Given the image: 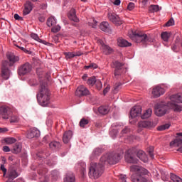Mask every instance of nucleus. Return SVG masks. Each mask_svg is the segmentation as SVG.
<instances>
[{"label": "nucleus", "mask_w": 182, "mask_h": 182, "mask_svg": "<svg viewBox=\"0 0 182 182\" xmlns=\"http://www.w3.org/2000/svg\"><path fill=\"white\" fill-rule=\"evenodd\" d=\"M122 158V154L112 152L104 154L100 159V163H91L89 172L90 177L95 179L98 178L103 173L105 165L116 164Z\"/></svg>", "instance_id": "1"}, {"label": "nucleus", "mask_w": 182, "mask_h": 182, "mask_svg": "<svg viewBox=\"0 0 182 182\" xmlns=\"http://www.w3.org/2000/svg\"><path fill=\"white\" fill-rule=\"evenodd\" d=\"M180 97L179 95H171L170 101L167 102H159V104H156L155 107V114L158 117H162L165 114H166L168 109H173L175 112H181L182 111V107L179 105V102H178V99Z\"/></svg>", "instance_id": "2"}, {"label": "nucleus", "mask_w": 182, "mask_h": 182, "mask_svg": "<svg viewBox=\"0 0 182 182\" xmlns=\"http://www.w3.org/2000/svg\"><path fill=\"white\" fill-rule=\"evenodd\" d=\"M37 100L42 107L48 106L50 102V92L47 87L46 79L40 78L39 92L37 93Z\"/></svg>", "instance_id": "3"}, {"label": "nucleus", "mask_w": 182, "mask_h": 182, "mask_svg": "<svg viewBox=\"0 0 182 182\" xmlns=\"http://www.w3.org/2000/svg\"><path fill=\"white\" fill-rule=\"evenodd\" d=\"M6 56L10 63L6 60L2 62L1 76L4 80L9 79V75L11 73L8 65L12 66L15 63L19 61V57L16 56L14 53H9Z\"/></svg>", "instance_id": "4"}, {"label": "nucleus", "mask_w": 182, "mask_h": 182, "mask_svg": "<svg viewBox=\"0 0 182 182\" xmlns=\"http://www.w3.org/2000/svg\"><path fill=\"white\" fill-rule=\"evenodd\" d=\"M128 36L132 41L136 43L146 44L149 41L147 35L139 31L129 30L128 31Z\"/></svg>", "instance_id": "5"}, {"label": "nucleus", "mask_w": 182, "mask_h": 182, "mask_svg": "<svg viewBox=\"0 0 182 182\" xmlns=\"http://www.w3.org/2000/svg\"><path fill=\"white\" fill-rule=\"evenodd\" d=\"M136 150L134 148L130 149L126 151L124 159L129 164H137L139 160L136 158Z\"/></svg>", "instance_id": "6"}, {"label": "nucleus", "mask_w": 182, "mask_h": 182, "mask_svg": "<svg viewBox=\"0 0 182 182\" xmlns=\"http://www.w3.org/2000/svg\"><path fill=\"white\" fill-rule=\"evenodd\" d=\"M112 65H114L112 68H115V70H114V75H115L116 78L124 74V68H123V63L118 60H115L112 62Z\"/></svg>", "instance_id": "7"}, {"label": "nucleus", "mask_w": 182, "mask_h": 182, "mask_svg": "<svg viewBox=\"0 0 182 182\" xmlns=\"http://www.w3.org/2000/svg\"><path fill=\"white\" fill-rule=\"evenodd\" d=\"M32 67L29 63H26L21 65L18 68V74L20 76H23L28 74L31 71Z\"/></svg>", "instance_id": "8"}, {"label": "nucleus", "mask_w": 182, "mask_h": 182, "mask_svg": "<svg viewBox=\"0 0 182 182\" xmlns=\"http://www.w3.org/2000/svg\"><path fill=\"white\" fill-rule=\"evenodd\" d=\"M108 20L115 26H121L123 23L120 17L114 12H108Z\"/></svg>", "instance_id": "9"}, {"label": "nucleus", "mask_w": 182, "mask_h": 182, "mask_svg": "<svg viewBox=\"0 0 182 182\" xmlns=\"http://www.w3.org/2000/svg\"><path fill=\"white\" fill-rule=\"evenodd\" d=\"M75 95L79 97L83 96H90V92L89 90L86 88V87H84V85H80L75 91Z\"/></svg>", "instance_id": "10"}, {"label": "nucleus", "mask_w": 182, "mask_h": 182, "mask_svg": "<svg viewBox=\"0 0 182 182\" xmlns=\"http://www.w3.org/2000/svg\"><path fill=\"white\" fill-rule=\"evenodd\" d=\"M18 176L19 174L18 172H16V170L14 168H9L4 177L8 178L6 182H14V179L16 178Z\"/></svg>", "instance_id": "11"}, {"label": "nucleus", "mask_w": 182, "mask_h": 182, "mask_svg": "<svg viewBox=\"0 0 182 182\" xmlns=\"http://www.w3.org/2000/svg\"><path fill=\"white\" fill-rule=\"evenodd\" d=\"M164 93H165L164 88H162V87H160L159 85H156V87H154L151 91L152 97L154 98L160 97Z\"/></svg>", "instance_id": "12"}, {"label": "nucleus", "mask_w": 182, "mask_h": 182, "mask_svg": "<svg viewBox=\"0 0 182 182\" xmlns=\"http://www.w3.org/2000/svg\"><path fill=\"white\" fill-rule=\"evenodd\" d=\"M12 113L11 109L6 106H2L0 107V114L4 119H9V116Z\"/></svg>", "instance_id": "13"}, {"label": "nucleus", "mask_w": 182, "mask_h": 182, "mask_svg": "<svg viewBox=\"0 0 182 182\" xmlns=\"http://www.w3.org/2000/svg\"><path fill=\"white\" fill-rule=\"evenodd\" d=\"M141 106H134L130 110V118L134 119L141 116Z\"/></svg>", "instance_id": "14"}, {"label": "nucleus", "mask_w": 182, "mask_h": 182, "mask_svg": "<svg viewBox=\"0 0 182 182\" xmlns=\"http://www.w3.org/2000/svg\"><path fill=\"white\" fill-rule=\"evenodd\" d=\"M47 172H48V170L46 168L38 170V173L42 176L40 178V180L41 182H48L49 181L50 178H49L48 175L46 174Z\"/></svg>", "instance_id": "15"}, {"label": "nucleus", "mask_w": 182, "mask_h": 182, "mask_svg": "<svg viewBox=\"0 0 182 182\" xmlns=\"http://www.w3.org/2000/svg\"><path fill=\"white\" fill-rule=\"evenodd\" d=\"M155 126V124L151 121H141L138 123V127L140 128H153Z\"/></svg>", "instance_id": "16"}, {"label": "nucleus", "mask_w": 182, "mask_h": 182, "mask_svg": "<svg viewBox=\"0 0 182 182\" xmlns=\"http://www.w3.org/2000/svg\"><path fill=\"white\" fill-rule=\"evenodd\" d=\"M117 45H118V46L122 47V48L132 46L131 43L128 42L127 40H125L122 38H119L117 39Z\"/></svg>", "instance_id": "17"}, {"label": "nucleus", "mask_w": 182, "mask_h": 182, "mask_svg": "<svg viewBox=\"0 0 182 182\" xmlns=\"http://www.w3.org/2000/svg\"><path fill=\"white\" fill-rule=\"evenodd\" d=\"M136 154L137 157L143 162L146 163L148 161V157L146 155L145 152L142 150H139L137 152L136 151Z\"/></svg>", "instance_id": "18"}, {"label": "nucleus", "mask_w": 182, "mask_h": 182, "mask_svg": "<svg viewBox=\"0 0 182 182\" xmlns=\"http://www.w3.org/2000/svg\"><path fill=\"white\" fill-rule=\"evenodd\" d=\"M39 135H40L39 131L36 129H31L27 133V137L28 139L38 137Z\"/></svg>", "instance_id": "19"}, {"label": "nucleus", "mask_w": 182, "mask_h": 182, "mask_svg": "<svg viewBox=\"0 0 182 182\" xmlns=\"http://www.w3.org/2000/svg\"><path fill=\"white\" fill-rule=\"evenodd\" d=\"M32 9H33V6L31 1H26L25 4V8L23 9V15L24 16L28 15L32 11Z\"/></svg>", "instance_id": "20"}, {"label": "nucleus", "mask_w": 182, "mask_h": 182, "mask_svg": "<svg viewBox=\"0 0 182 182\" xmlns=\"http://www.w3.org/2000/svg\"><path fill=\"white\" fill-rule=\"evenodd\" d=\"M70 20L78 23L80 21L79 18L76 16V11L75 9H72L70 11L69 16H68Z\"/></svg>", "instance_id": "21"}, {"label": "nucleus", "mask_w": 182, "mask_h": 182, "mask_svg": "<svg viewBox=\"0 0 182 182\" xmlns=\"http://www.w3.org/2000/svg\"><path fill=\"white\" fill-rule=\"evenodd\" d=\"M73 136V132L71 131H68L64 133L63 136V141L65 144H68Z\"/></svg>", "instance_id": "22"}, {"label": "nucleus", "mask_w": 182, "mask_h": 182, "mask_svg": "<svg viewBox=\"0 0 182 182\" xmlns=\"http://www.w3.org/2000/svg\"><path fill=\"white\" fill-rule=\"evenodd\" d=\"M102 152V150L99 148H96L92 155L90 156V159L91 161L96 159Z\"/></svg>", "instance_id": "23"}, {"label": "nucleus", "mask_w": 182, "mask_h": 182, "mask_svg": "<svg viewBox=\"0 0 182 182\" xmlns=\"http://www.w3.org/2000/svg\"><path fill=\"white\" fill-rule=\"evenodd\" d=\"M65 182H75V175L72 172H68L65 178H64Z\"/></svg>", "instance_id": "24"}, {"label": "nucleus", "mask_w": 182, "mask_h": 182, "mask_svg": "<svg viewBox=\"0 0 182 182\" xmlns=\"http://www.w3.org/2000/svg\"><path fill=\"white\" fill-rule=\"evenodd\" d=\"M110 28L109 24L107 21H103L100 24V29L104 32H109Z\"/></svg>", "instance_id": "25"}, {"label": "nucleus", "mask_w": 182, "mask_h": 182, "mask_svg": "<svg viewBox=\"0 0 182 182\" xmlns=\"http://www.w3.org/2000/svg\"><path fill=\"white\" fill-rule=\"evenodd\" d=\"M110 109L108 106H101L98 108V112L101 114H107L109 112Z\"/></svg>", "instance_id": "26"}, {"label": "nucleus", "mask_w": 182, "mask_h": 182, "mask_svg": "<svg viewBox=\"0 0 182 182\" xmlns=\"http://www.w3.org/2000/svg\"><path fill=\"white\" fill-rule=\"evenodd\" d=\"M171 146H182V139L178 138L170 143Z\"/></svg>", "instance_id": "27"}, {"label": "nucleus", "mask_w": 182, "mask_h": 182, "mask_svg": "<svg viewBox=\"0 0 182 182\" xmlns=\"http://www.w3.org/2000/svg\"><path fill=\"white\" fill-rule=\"evenodd\" d=\"M102 50H104V53H105V55H109L113 52V49L105 44L102 45Z\"/></svg>", "instance_id": "28"}, {"label": "nucleus", "mask_w": 182, "mask_h": 182, "mask_svg": "<svg viewBox=\"0 0 182 182\" xmlns=\"http://www.w3.org/2000/svg\"><path fill=\"white\" fill-rule=\"evenodd\" d=\"M161 37L164 42H168V39L171 38V33H168L167 31L162 32L161 34Z\"/></svg>", "instance_id": "29"}, {"label": "nucleus", "mask_w": 182, "mask_h": 182, "mask_svg": "<svg viewBox=\"0 0 182 182\" xmlns=\"http://www.w3.org/2000/svg\"><path fill=\"white\" fill-rule=\"evenodd\" d=\"M49 146L53 150H56L60 148L61 145L58 141H52L49 144Z\"/></svg>", "instance_id": "30"}, {"label": "nucleus", "mask_w": 182, "mask_h": 182, "mask_svg": "<svg viewBox=\"0 0 182 182\" xmlns=\"http://www.w3.org/2000/svg\"><path fill=\"white\" fill-rule=\"evenodd\" d=\"M22 149V146L19 143H16L14 146H13V150L12 152L14 154H18L21 152V150Z\"/></svg>", "instance_id": "31"}, {"label": "nucleus", "mask_w": 182, "mask_h": 182, "mask_svg": "<svg viewBox=\"0 0 182 182\" xmlns=\"http://www.w3.org/2000/svg\"><path fill=\"white\" fill-rule=\"evenodd\" d=\"M152 114V109H149L144 112V114L141 116V118L143 119H148L150 117Z\"/></svg>", "instance_id": "32"}, {"label": "nucleus", "mask_w": 182, "mask_h": 182, "mask_svg": "<svg viewBox=\"0 0 182 182\" xmlns=\"http://www.w3.org/2000/svg\"><path fill=\"white\" fill-rule=\"evenodd\" d=\"M55 24H56V21H55V18L54 17L48 18V19L47 21V26L48 27L54 26Z\"/></svg>", "instance_id": "33"}, {"label": "nucleus", "mask_w": 182, "mask_h": 182, "mask_svg": "<svg viewBox=\"0 0 182 182\" xmlns=\"http://www.w3.org/2000/svg\"><path fill=\"white\" fill-rule=\"evenodd\" d=\"M149 11L150 13H156L159 11V6L158 5H151L149 8Z\"/></svg>", "instance_id": "34"}, {"label": "nucleus", "mask_w": 182, "mask_h": 182, "mask_svg": "<svg viewBox=\"0 0 182 182\" xmlns=\"http://www.w3.org/2000/svg\"><path fill=\"white\" fill-rule=\"evenodd\" d=\"M170 177L173 182H182V178L176 174L171 173Z\"/></svg>", "instance_id": "35"}, {"label": "nucleus", "mask_w": 182, "mask_h": 182, "mask_svg": "<svg viewBox=\"0 0 182 182\" xmlns=\"http://www.w3.org/2000/svg\"><path fill=\"white\" fill-rule=\"evenodd\" d=\"M51 178L53 181H55L59 178V172L54 170L51 172Z\"/></svg>", "instance_id": "36"}, {"label": "nucleus", "mask_w": 182, "mask_h": 182, "mask_svg": "<svg viewBox=\"0 0 182 182\" xmlns=\"http://www.w3.org/2000/svg\"><path fill=\"white\" fill-rule=\"evenodd\" d=\"M96 81V77L95 76H92L88 78L87 84L88 85L93 86L95 84Z\"/></svg>", "instance_id": "37"}, {"label": "nucleus", "mask_w": 182, "mask_h": 182, "mask_svg": "<svg viewBox=\"0 0 182 182\" xmlns=\"http://www.w3.org/2000/svg\"><path fill=\"white\" fill-rule=\"evenodd\" d=\"M50 154L49 153H47L46 150L45 151H40L37 154V156L39 157V158H43L45 159V157L49 156Z\"/></svg>", "instance_id": "38"}, {"label": "nucleus", "mask_w": 182, "mask_h": 182, "mask_svg": "<svg viewBox=\"0 0 182 182\" xmlns=\"http://www.w3.org/2000/svg\"><path fill=\"white\" fill-rule=\"evenodd\" d=\"M19 122V117L16 115H11L10 117V123H18Z\"/></svg>", "instance_id": "39"}, {"label": "nucleus", "mask_w": 182, "mask_h": 182, "mask_svg": "<svg viewBox=\"0 0 182 182\" xmlns=\"http://www.w3.org/2000/svg\"><path fill=\"white\" fill-rule=\"evenodd\" d=\"M64 55H65V58L67 60L72 59V58H75V55H74L73 52H65Z\"/></svg>", "instance_id": "40"}, {"label": "nucleus", "mask_w": 182, "mask_h": 182, "mask_svg": "<svg viewBox=\"0 0 182 182\" xmlns=\"http://www.w3.org/2000/svg\"><path fill=\"white\" fill-rule=\"evenodd\" d=\"M154 146H150L148 149V153L149 154V156L151 159H154Z\"/></svg>", "instance_id": "41"}, {"label": "nucleus", "mask_w": 182, "mask_h": 182, "mask_svg": "<svg viewBox=\"0 0 182 182\" xmlns=\"http://www.w3.org/2000/svg\"><path fill=\"white\" fill-rule=\"evenodd\" d=\"M122 82H119L115 83V85H114V91H115V92H117L119 90H120V89L122 88Z\"/></svg>", "instance_id": "42"}, {"label": "nucleus", "mask_w": 182, "mask_h": 182, "mask_svg": "<svg viewBox=\"0 0 182 182\" xmlns=\"http://www.w3.org/2000/svg\"><path fill=\"white\" fill-rule=\"evenodd\" d=\"M170 126L171 125L169 124L161 125V127H158V130L159 131H164L166 129H168L170 127Z\"/></svg>", "instance_id": "43"}, {"label": "nucleus", "mask_w": 182, "mask_h": 182, "mask_svg": "<svg viewBox=\"0 0 182 182\" xmlns=\"http://www.w3.org/2000/svg\"><path fill=\"white\" fill-rule=\"evenodd\" d=\"M89 121L85 119H82L80 122V126L82 128H84L87 124H88Z\"/></svg>", "instance_id": "44"}, {"label": "nucleus", "mask_w": 182, "mask_h": 182, "mask_svg": "<svg viewBox=\"0 0 182 182\" xmlns=\"http://www.w3.org/2000/svg\"><path fill=\"white\" fill-rule=\"evenodd\" d=\"M4 141L7 144H11L16 142V139L14 138H6Z\"/></svg>", "instance_id": "45"}, {"label": "nucleus", "mask_w": 182, "mask_h": 182, "mask_svg": "<svg viewBox=\"0 0 182 182\" xmlns=\"http://www.w3.org/2000/svg\"><path fill=\"white\" fill-rule=\"evenodd\" d=\"M117 177L119 182H127V178L125 175L120 174L117 176Z\"/></svg>", "instance_id": "46"}, {"label": "nucleus", "mask_w": 182, "mask_h": 182, "mask_svg": "<svg viewBox=\"0 0 182 182\" xmlns=\"http://www.w3.org/2000/svg\"><path fill=\"white\" fill-rule=\"evenodd\" d=\"M85 68L86 69H96L97 68V65L95 63H91L89 65H86L85 66Z\"/></svg>", "instance_id": "47"}, {"label": "nucleus", "mask_w": 182, "mask_h": 182, "mask_svg": "<svg viewBox=\"0 0 182 182\" xmlns=\"http://www.w3.org/2000/svg\"><path fill=\"white\" fill-rule=\"evenodd\" d=\"M95 85L98 90H100L102 89V83L100 80H96Z\"/></svg>", "instance_id": "48"}, {"label": "nucleus", "mask_w": 182, "mask_h": 182, "mask_svg": "<svg viewBox=\"0 0 182 182\" xmlns=\"http://www.w3.org/2000/svg\"><path fill=\"white\" fill-rule=\"evenodd\" d=\"M60 31V26H55L52 28L51 31L54 33H57Z\"/></svg>", "instance_id": "49"}, {"label": "nucleus", "mask_w": 182, "mask_h": 182, "mask_svg": "<svg viewBox=\"0 0 182 182\" xmlns=\"http://www.w3.org/2000/svg\"><path fill=\"white\" fill-rule=\"evenodd\" d=\"M135 8V4L134 3H129L128 5H127V9L129 11H133V9H134Z\"/></svg>", "instance_id": "50"}, {"label": "nucleus", "mask_w": 182, "mask_h": 182, "mask_svg": "<svg viewBox=\"0 0 182 182\" xmlns=\"http://www.w3.org/2000/svg\"><path fill=\"white\" fill-rule=\"evenodd\" d=\"M119 132L117 129H112L110 132L109 134H111V136H112V138H115L117 136V135L118 134Z\"/></svg>", "instance_id": "51"}, {"label": "nucleus", "mask_w": 182, "mask_h": 182, "mask_svg": "<svg viewBox=\"0 0 182 182\" xmlns=\"http://www.w3.org/2000/svg\"><path fill=\"white\" fill-rule=\"evenodd\" d=\"M0 169L3 171V176L5 177L6 176V172L8 170L5 168L4 164L1 165Z\"/></svg>", "instance_id": "52"}, {"label": "nucleus", "mask_w": 182, "mask_h": 182, "mask_svg": "<svg viewBox=\"0 0 182 182\" xmlns=\"http://www.w3.org/2000/svg\"><path fill=\"white\" fill-rule=\"evenodd\" d=\"M174 25V20L173 18H171L166 23V27H170Z\"/></svg>", "instance_id": "53"}, {"label": "nucleus", "mask_w": 182, "mask_h": 182, "mask_svg": "<svg viewBox=\"0 0 182 182\" xmlns=\"http://www.w3.org/2000/svg\"><path fill=\"white\" fill-rule=\"evenodd\" d=\"M31 38L36 41H39L40 38L36 33H31Z\"/></svg>", "instance_id": "54"}, {"label": "nucleus", "mask_w": 182, "mask_h": 182, "mask_svg": "<svg viewBox=\"0 0 182 182\" xmlns=\"http://www.w3.org/2000/svg\"><path fill=\"white\" fill-rule=\"evenodd\" d=\"M46 164L49 166H52L55 165L56 164V162L52 161L51 160H46Z\"/></svg>", "instance_id": "55"}, {"label": "nucleus", "mask_w": 182, "mask_h": 182, "mask_svg": "<svg viewBox=\"0 0 182 182\" xmlns=\"http://www.w3.org/2000/svg\"><path fill=\"white\" fill-rule=\"evenodd\" d=\"M73 55H74V58L75 57H80L82 55H83V53H82L81 51H74Z\"/></svg>", "instance_id": "56"}, {"label": "nucleus", "mask_w": 182, "mask_h": 182, "mask_svg": "<svg viewBox=\"0 0 182 182\" xmlns=\"http://www.w3.org/2000/svg\"><path fill=\"white\" fill-rule=\"evenodd\" d=\"M176 96H179L178 98H177V102L178 103H182V95L181 94H175Z\"/></svg>", "instance_id": "57"}, {"label": "nucleus", "mask_w": 182, "mask_h": 182, "mask_svg": "<svg viewBox=\"0 0 182 182\" xmlns=\"http://www.w3.org/2000/svg\"><path fill=\"white\" fill-rule=\"evenodd\" d=\"M14 19L16 20V21H21V20H22V17L18 16V14H14Z\"/></svg>", "instance_id": "58"}, {"label": "nucleus", "mask_w": 182, "mask_h": 182, "mask_svg": "<svg viewBox=\"0 0 182 182\" xmlns=\"http://www.w3.org/2000/svg\"><path fill=\"white\" fill-rule=\"evenodd\" d=\"M50 136L48 135H46V136L43 137V141L45 143H47L49 141Z\"/></svg>", "instance_id": "59"}, {"label": "nucleus", "mask_w": 182, "mask_h": 182, "mask_svg": "<svg viewBox=\"0 0 182 182\" xmlns=\"http://www.w3.org/2000/svg\"><path fill=\"white\" fill-rule=\"evenodd\" d=\"M129 132V129L128 127H125L123 130H122V134H127Z\"/></svg>", "instance_id": "60"}, {"label": "nucleus", "mask_w": 182, "mask_h": 182, "mask_svg": "<svg viewBox=\"0 0 182 182\" xmlns=\"http://www.w3.org/2000/svg\"><path fill=\"white\" fill-rule=\"evenodd\" d=\"M3 151H4L5 152H9L10 151L9 147L8 146H4L3 147Z\"/></svg>", "instance_id": "61"}, {"label": "nucleus", "mask_w": 182, "mask_h": 182, "mask_svg": "<svg viewBox=\"0 0 182 182\" xmlns=\"http://www.w3.org/2000/svg\"><path fill=\"white\" fill-rule=\"evenodd\" d=\"M38 20H39V21H40L41 23H44V21H46V18H45V17H43V16H40V17L38 18Z\"/></svg>", "instance_id": "62"}, {"label": "nucleus", "mask_w": 182, "mask_h": 182, "mask_svg": "<svg viewBox=\"0 0 182 182\" xmlns=\"http://www.w3.org/2000/svg\"><path fill=\"white\" fill-rule=\"evenodd\" d=\"M8 132V129L6 128H0V133H5Z\"/></svg>", "instance_id": "63"}, {"label": "nucleus", "mask_w": 182, "mask_h": 182, "mask_svg": "<svg viewBox=\"0 0 182 182\" xmlns=\"http://www.w3.org/2000/svg\"><path fill=\"white\" fill-rule=\"evenodd\" d=\"M121 4V0H115V1H114V5H117L119 6Z\"/></svg>", "instance_id": "64"}]
</instances>
